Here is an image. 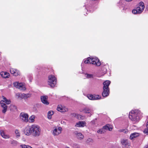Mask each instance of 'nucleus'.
<instances>
[{
  "instance_id": "nucleus-1",
  "label": "nucleus",
  "mask_w": 148,
  "mask_h": 148,
  "mask_svg": "<svg viewBox=\"0 0 148 148\" xmlns=\"http://www.w3.org/2000/svg\"><path fill=\"white\" fill-rule=\"evenodd\" d=\"M141 112L138 110H132L130 112L129 118L132 121L135 122H138L140 120V116Z\"/></svg>"
},
{
  "instance_id": "nucleus-2",
  "label": "nucleus",
  "mask_w": 148,
  "mask_h": 148,
  "mask_svg": "<svg viewBox=\"0 0 148 148\" xmlns=\"http://www.w3.org/2000/svg\"><path fill=\"white\" fill-rule=\"evenodd\" d=\"M32 135L34 137L39 136L41 134V130L40 127L36 125H33L31 126Z\"/></svg>"
},
{
  "instance_id": "nucleus-3",
  "label": "nucleus",
  "mask_w": 148,
  "mask_h": 148,
  "mask_svg": "<svg viewBox=\"0 0 148 148\" xmlns=\"http://www.w3.org/2000/svg\"><path fill=\"white\" fill-rule=\"evenodd\" d=\"M145 6L144 3L143 2L139 3L138 6L136 9H134L132 11V12L134 14H137L141 13L144 10Z\"/></svg>"
},
{
  "instance_id": "nucleus-4",
  "label": "nucleus",
  "mask_w": 148,
  "mask_h": 148,
  "mask_svg": "<svg viewBox=\"0 0 148 148\" xmlns=\"http://www.w3.org/2000/svg\"><path fill=\"white\" fill-rule=\"evenodd\" d=\"M48 84L51 87H54L56 83L57 79L54 76L51 75L48 77Z\"/></svg>"
},
{
  "instance_id": "nucleus-5",
  "label": "nucleus",
  "mask_w": 148,
  "mask_h": 148,
  "mask_svg": "<svg viewBox=\"0 0 148 148\" xmlns=\"http://www.w3.org/2000/svg\"><path fill=\"white\" fill-rule=\"evenodd\" d=\"M62 130V128L61 127H55L53 128L51 132L53 135L57 136L61 133Z\"/></svg>"
},
{
  "instance_id": "nucleus-6",
  "label": "nucleus",
  "mask_w": 148,
  "mask_h": 148,
  "mask_svg": "<svg viewBox=\"0 0 148 148\" xmlns=\"http://www.w3.org/2000/svg\"><path fill=\"white\" fill-rule=\"evenodd\" d=\"M90 64H95L96 66H99L100 65L101 63L97 58H90Z\"/></svg>"
},
{
  "instance_id": "nucleus-7",
  "label": "nucleus",
  "mask_w": 148,
  "mask_h": 148,
  "mask_svg": "<svg viewBox=\"0 0 148 148\" xmlns=\"http://www.w3.org/2000/svg\"><path fill=\"white\" fill-rule=\"evenodd\" d=\"M14 86L19 89L21 90H24L25 89V85L22 83L18 82H15L13 84Z\"/></svg>"
},
{
  "instance_id": "nucleus-8",
  "label": "nucleus",
  "mask_w": 148,
  "mask_h": 148,
  "mask_svg": "<svg viewBox=\"0 0 148 148\" xmlns=\"http://www.w3.org/2000/svg\"><path fill=\"white\" fill-rule=\"evenodd\" d=\"M121 143L122 146L124 147H127L130 145V142L127 139H122L121 140Z\"/></svg>"
},
{
  "instance_id": "nucleus-9",
  "label": "nucleus",
  "mask_w": 148,
  "mask_h": 148,
  "mask_svg": "<svg viewBox=\"0 0 148 148\" xmlns=\"http://www.w3.org/2000/svg\"><path fill=\"white\" fill-rule=\"evenodd\" d=\"M21 119L24 122H27L28 121V115L27 114L21 113L20 114Z\"/></svg>"
},
{
  "instance_id": "nucleus-10",
  "label": "nucleus",
  "mask_w": 148,
  "mask_h": 148,
  "mask_svg": "<svg viewBox=\"0 0 148 148\" xmlns=\"http://www.w3.org/2000/svg\"><path fill=\"white\" fill-rule=\"evenodd\" d=\"M81 112H82L86 114H90V116H91L93 114V111L91 110L90 108L88 107H85L83 109H82V110L81 111Z\"/></svg>"
},
{
  "instance_id": "nucleus-11",
  "label": "nucleus",
  "mask_w": 148,
  "mask_h": 148,
  "mask_svg": "<svg viewBox=\"0 0 148 148\" xmlns=\"http://www.w3.org/2000/svg\"><path fill=\"white\" fill-rule=\"evenodd\" d=\"M87 97L89 99L91 100H97L101 99V96L98 95H88Z\"/></svg>"
},
{
  "instance_id": "nucleus-12",
  "label": "nucleus",
  "mask_w": 148,
  "mask_h": 148,
  "mask_svg": "<svg viewBox=\"0 0 148 148\" xmlns=\"http://www.w3.org/2000/svg\"><path fill=\"white\" fill-rule=\"evenodd\" d=\"M48 97L47 96H42L41 97V100L42 102L44 104L47 105L49 104V103L47 101Z\"/></svg>"
},
{
  "instance_id": "nucleus-13",
  "label": "nucleus",
  "mask_w": 148,
  "mask_h": 148,
  "mask_svg": "<svg viewBox=\"0 0 148 148\" xmlns=\"http://www.w3.org/2000/svg\"><path fill=\"white\" fill-rule=\"evenodd\" d=\"M57 110L61 112H65L68 111V109L65 107L61 105H59L58 106Z\"/></svg>"
},
{
  "instance_id": "nucleus-14",
  "label": "nucleus",
  "mask_w": 148,
  "mask_h": 148,
  "mask_svg": "<svg viewBox=\"0 0 148 148\" xmlns=\"http://www.w3.org/2000/svg\"><path fill=\"white\" fill-rule=\"evenodd\" d=\"M10 73L13 74L15 76H16L18 75H20V73L19 71L16 69H10Z\"/></svg>"
},
{
  "instance_id": "nucleus-15",
  "label": "nucleus",
  "mask_w": 148,
  "mask_h": 148,
  "mask_svg": "<svg viewBox=\"0 0 148 148\" xmlns=\"http://www.w3.org/2000/svg\"><path fill=\"white\" fill-rule=\"evenodd\" d=\"M0 103L1 107L3 108V110L2 111V112L3 113H5L7 111V107L6 105L3 103V100L1 101Z\"/></svg>"
},
{
  "instance_id": "nucleus-16",
  "label": "nucleus",
  "mask_w": 148,
  "mask_h": 148,
  "mask_svg": "<svg viewBox=\"0 0 148 148\" xmlns=\"http://www.w3.org/2000/svg\"><path fill=\"white\" fill-rule=\"evenodd\" d=\"M74 134L77 138L79 140H82L84 138V136L81 133L75 131L74 132Z\"/></svg>"
},
{
  "instance_id": "nucleus-17",
  "label": "nucleus",
  "mask_w": 148,
  "mask_h": 148,
  "mask_svg": "<svg viewBox=\"0 0 148 148\" xmlns=\"http://www.w3.org/2000/svg\"><path fill=\"white\" fill-rule=\"evenodd\" d=\"M24 133L25 134L29 136L31 134H32V132L31 130V127H27L25 129Z\"/></svg>"
},
{
  "instance_id": "nucleus-18",
  "label": "nucleus",
  "mask_w": 148,
  "mask_h": 148,
  "mask_svg": "<svg viewBox=\"0 0 148 148\" xmlns=\"http://www.w3.org/2000/svg\"><path fill=\"white\" fill-rule=\"evenodd\" d=\"M109 94V89L103 88V91L102 95L103 97H107Z\"/></svg>"
},
{
  "instance_id": "nucleus-19",
  "label": "nucleus",
  "mask_w": 148,
  "mask_h": 148,
  "mask_svg": "<svg viewBox=\"0 0 148 148\" xmlns=\"http://www.w3.org/2000/svg\"><path fill=\"white\" fill-rule=\"evenodd\" d=\"M86 123L84 121H79L77 123L75 126L78 127H83L85 125Z\"/></svg>"
},
{
  "instance_id": "nucleus-20",
  "label": "nucleus",
  "mask_w": 148,
  "mask_h": 148,
  "mask_svg": "<svg viewBox=\"0 0 148 148\" xmlns=\"http://www.w3.org/2000/svg\"><path fill=\"white\" fill-rule=\"evenodd\" d=\"M0 134L1 136L4 138L5 139L9 138H10V136L9 135L6 134L2 130H0Z\"/></svg>"
},
{
  "instance_id": "nucleus-21",
  "label": "nucleus",
  "mask_w": 148,
  "mask_h": 148,
  "mask_svg": "<svg viewBox=\"0 0 148 148\" xmlns=\"http://www.w3.org/2000/svg\"><path fill=\"white\" fill-rule=\"evenodd\" d=\"M110 83V82L108 80H106L103 83V88H105L106 89H109V86Z\"/></svg>"
},
{
  "instance_id": "nucleus-22",
  "label": "nucleus",
  "mask_w": 148,
  "mask_h": 148,
  "mask_svg": "<svg viewBox=\"0 0 148 148\" xmlns=\"http://www.w3.org/2000/svg\"><path fill=\"white\" fill-rule=\"evenodd\" d=\"M103 127L105 131L107 130L111 131L112 129V126L109 124H106V125L103 126Z\"/></svg>"
},
{
  "instance_id": "nucleus-23",
  "label": "nucleus",
  "mask_w": 148,
  "mask_h": 148,
  "mask_svg": "<svg viewBox=\"0 0 148 148\" xmlns=\"http://www.w3.org/2000/svg\"><path fill=\"white\" fill-rule=\"evenodd\" d=\"M139 136V134L138 133L134 132L131 134L130 138L131 140H132L134 138H136Z\"/></svg>"
},
{
  "instance_id": "nucleus-24",
  "label": "nucleus",
  "mask_w": 148,
  "mask_h": 148,
  "mask_svg": "<svg viewBox=\"0 0 148 148\" xmlns=\"http://www.w3.org/2000/svg\"><path fill=\"white\" fill-rule=\"evenodd\" d=\"M1 76L4 78H8L9 76V74L6 72H2L0 73Z\"/></svg>"
},
{
  "instance_id": "nucleus-25",
  "label": "nucleus",
  "mask_w": 148,
  "mask_h": 148,
  "mask_svg": "<svg viewBox=\"0 0 148 148\" xmlns=\"http://www.w3.org/2000/svg\"><path fill=\"white\" fill-rule=\"evenodd\" d=\"M53 114V112L52 111H49L48 113L47 118L49 119H50L51 118V116Z\"/></svg>"
},
{
  "instance_id": "nucleus-26",
  "label": "nucleus",
  "mask_w": 148,
  "mask_h": 148,
  "mask_svg": "<svg viewBox=\"0 0 148 148\" xmlns=\"http://www.w3.org/2000/svg\"><path fill=\"white\" fill-rule=\"evenodd\" d=\"M30 96V95L29 94H25L23 93L22 94V99H27L28 97H29Z\"/></svg>"
},
{
  "instance_id": "nucleus-27",
  "label": "nucleus",
  "mask_w": 148,
  "mask_h": 148,
  "mask_svg": "<svg viewBox=\"0 0 148 148\" xmlns=\"http://www.w3.org/2000/svg\"><path fill=\"white\" fill-rule=\"evenodd\" d=\"M2 97L4 99L3 102H5L6 103L8 104L10 103H11V101L9 100H8L7 99L4 97V96H2Z\"/></svg>"
},
{
  "instance_id": "nucleus-28",
  "label": "nucleus",
  "mask_w": 148,
  "mask_h": 148,
  "mask_svg": "<svg viewBox=\"0 0 148 148\" xmlns=\"http://www.w3.org/2000/svg\"><path fill=\"white\" fill-rule=\"evenodd\" d=\"M34 119L35 116L34 115H32L30 116L29 119V122L30 123L33 122L34 121Z\"/></svg>"
},
{
  "instance_id": "nucleus-29",
  "label": "nucleus",
  "mask_w": 148,
  "mask_h": 148,
  "mask_svg": "<svg viewBox=\"0 0 148 148\" xmlns=\"http://www.w3.org/2000/svg\"><path fill=\"white\" fill-rule=\"evenodd\" d=\"M106 132V131L104 130L103 127L102 128L99 129L97 131V132L99 134H103Z\"/></svg>"
},
{
  "instance_id": "nucleus-30",
  "label": "nucleus",
  "mask_w": 148,
  "mask_h": 148,
  "mask_svg": "<svg viewBox=\"0 0 148 148\" xmlns=\"http://www.w3.org/2000/svg\"><path fill=\"white\" fill-rule=\"evenodd\" d=\"M72 147L73 148H80L79 145L76 143H74L73 144Z\"/></svg>"
},
{
  "instance_id": "nucleus-31",
  "label": "nucleus",
  "mask_w": 148,
  "mask_h": 148,
  "mask_svg": "<svg viewBox=\"0 0 148 148\" xmlns=\"http://www.w3.org/2000/svg\"><path fill=\"white\" fill-rule=\"evenodd\" d=\"M15 133L16 137L18 138L20 136V133L18 130H16L15 131Z\"/></svg>"
},
{
  "instance_id": "nucleus-32",
  "label": "nucleus",
  "mask_w": 148,
  "mask_h": 148,
  "mask_svg": "<svg viewBox=\"0 0 148 148\" xmlns=\"http://www.w3.org/2000/svg\"><path fill=\"white\" fill-rule=\"evenodd\" d=\"M21 148H32L31 147L25 145H20Z\"/></svg>"
},
{
  "instance_id": "nucleus-33",
  "label": "nucleus",
  "mask_w": 148,
  "mask_h": 148,
  "mask_svg": "<svg viewBox=\"0 0 148 148\" xmlns=\"http://www.w3.org/2000/svg\"><path fill=\"white\" fill-rule=\"evenodd\" d=\"M16 96L18 98H21L22 99V94L18 93L16 94Z\"/></svg>"
},
{
  "instance_id": "nucleus-34",
  "label": "nucleus",
  "mask_w": 148,
  "mask_h": 148,
  "mask_svg": "<svg viewBox=\"0 0 148 148\" xmlns=\"http://www.w3.org/2000/svg\"><path fill=\"white\" fill-rule=\"evenodd\" d=\"M86 75V77L87 78H92L93 77V75L91 74H85Z\"/></svg>"
},
{
  "instance_id": "nucleus-35",
  "label": "nucleus",
  "mask_w": 148,
  "mask_h": 148,
  "mask_svg": "<svg viewBox=\"0 0 148 148\" xmlns=\"http://www.w3.org/2000/svg\"><path fill=\"white\" fill-rule=\"evenodd\" d=\"M90 58H88L86 60H85L84 61V62L85 63L87 64L90 63Z\"/></svg>"
},
{
  "instance_id": "nucleus-36",
  "label": "nucleus",
  "mask_w": 148,
  "mask_h": 148,
  "mask_svg": "<svg viewBox=\"0 0 148 148\" xmlns=\"http://www.w3.org/2000/svg\"><path fill=\"white\" fill-rule=\"evenodd\" d=\"M11 143L14 145H16L17 144L18 142L16 140H12L11 141Z\"/></svg>"
},
{
  "instance_id": "nucleus-37",
  "label": "nucleus",
  "mask_w": 148,
  "mask_h": 148,
  "mask_svg": "<svg viewBox=\"0 0 148 148\" xmlns=\"http://www.w3.org/2000/svg\"><path fill=\"white\" fill-rule=\"evenodd\" d=\"M92 140L91 138H89L86 140V143H89L90 142H92Z\"/></svg>"
},
{
  "instance_id": "nucleus-38",
  "label": "nucleus",
  "mask_w": 148,
  "mask_h": 148,
  "mask_svg": "<svg viewBox=\"0 0 148 148\" xmlns=\"http://www.w3.org/2000/svg\"><path fill=\"white\" fill-rule=\"evenodd\" d=\"M144 132L146 134H148V128H147L145 129L144 130Z\"/></svg>"
},
{
  "instance_id": "nucleus-39",
  "label": "nucleus",
  "mask_w": 148,
  "mask_h": 148,
  "mask_svg": "<svg viewBox=\"0 0 148 148\" xmlns=\"http://www.w3.org/2000/svg\"><path fill=\"white\" fill-rule=\"evenodd\" d=\"M72 116H74L75 117H77V114L76 113H73L71 114Z\"/></svg>"
},
{
  "instance_id": "nucleus-40",
  "label": "nucleus",
  "mask_w": 148,
  "mask_h": 148,
  "mask_svg": "<svg viewBox=\"0 0 148 148\" xmlns=\"http://www.w3.org/2000/svg\"><path fill=\"white\" fill-rule=\"evenodd\" d=\"M128 131L127 129H124V131H123V132L127 134L128 133Z\"/></svg>"
},
{
  "instance_id": "nucleus-41",
  "label": "nucleus",
  "mask_w": 148,
  "mask_h": 148,
  "mask_svg": "<svg viewBox=\"0 0 148 148\" xmlns=\"http://www.w3.org/2000/svg\"><path fill=\"white\" fill-rule=\"evenodd\" d=\"M124 131V129H121L119 130V131L120 132H123V131Z\"/></svg>"
},
{
  "instance_id": "nucleus-42",
  "label": "nucleus",
  "mask_w": 148,
  "mask_h": 148,
  "mask_svg": "<svg viewBox=\"0 0 148 148\" xmlns=\"http://www.w3.org/2000/svg\"><path fill=\"white\" fill-rule=\"evenodd\" d=\"M146 126L147 128H148V121L146 123Z\"/></svg>"
},
{
  "instance_id": "nucleus-43",
  "label": "nucleus",
  "mask_w": 148,
  "mask_h": 148,
  "mask_svg": "<svg viewBox=\"0 0 148 148\" xmlns=\"http://www.w3.org/2000/svg\"><path fill=\"white\" fill-rule=\"evenodd\" d=\"M126 1H131L132 0H125Z\"/></svg>"
},
{
  "instance_id": "nucleus-44",
  "label": "nucleus",
  "mask_w": 148,
  "mask_h": 148,
  "mask_svg": "<svg viewBox=\"0 0 148 148\" xmlns=\"http://www.w3.org/2000/svg\"><path fill=\"white\" fill-rule=\"evenodd\" d=\"M66 148H70L69 147H66Z\"/></svg>"
},
{
  "instance_id": "nucleus-45",
  "label": "nucleus",
  "mask_w": 148,
  "mask_h": 148,
  "mask_svg": "<svg viewBox=\"0 0 148 148\" xmlns=\"http://www.w3.org/2000/svg\"><path fill=\"white\" fill-rule=\"evenodd\" d=\"M145 148H148V146H147V147H145Z\"/></svg>"
}]
</instances>
